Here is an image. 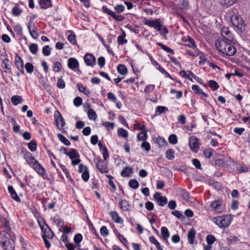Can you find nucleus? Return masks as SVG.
<instances>
[{
    "instance_id": "nucleus-1",
    "label": "nucleus",
    "mask_w": 250,
    "mask_h": 250,
    "mask_svg": "<svg viewBox=\"0 0 250 250\" xmlns=\"http://www.w3.org/2000/svg\"><path fill=\"white\" fill-rule=\"evenodd\" d=\"M234 42V40L228 41L218 39L215 42V46L221 53L229 56H232L236 52V49L233 46Z\"/></svg>"
},
{
    "instance_id": "nucleus-2",
    "label": "nucleus",
    "mask_w": 250,
    "mask_h": 250,
    "mask_svg": "<svg viewBox=\"0 0 250 250\" xmlns=\"http://www.w3.org/2000/svg\"><path fill=\"white\" fill-rule=\"evenodd\" d=\"M229 14L231 15L230 21L232 25L239 30H245L246 24L241 16L238 13L237 9L232 8L229 11Z\"/></svg>"
},
{
    "instance_id": "nucleus-3",
    "label": "nucleus",
    "mask_w": 250,
    "mask_h": 250,
    "mask_svg": "<svg viewBox=\"0 0 250 250\" xmlns=\"http://www.w3.org/2000/svg\"><path fill=\"white\" fill-rule=\"evenodd\" d=\"M0 244L5 250H14L15 242L9 233H3L0 237Z\"/></svg>"
},
{
    "instance_id": "nucleus-4",
    "label": "nucleus",
    "mask_w": 250,
    "mask_h": 250,
    "mask_svg": "<svg viewBox=\"0 0 250 250\" xmlns=\"http://www.w3.org/2000/svg\"><path fill=\"white\" fill-rule=\"evenodd\" d=\"M232 220V215L228 214L213 218V221L221 228L228 227Z\"/></svg>"
},
{
    "instance_id": "nucleus-5",
    "label": "nucleus",
    "mask_w": 250,
    "mask_h": 250,
    "mask_svg": "<svg viewBox=\"0 0 250 250\" xmlns=\"http://www.w3.org/2000/svg\"><path fill=\"white\" fill-rule=\"evenodd\" d=\"M145 24L148 25L151 27L154 28L161 33H163L165 34H167L168 33V29L166 27L163 26L161 24L158 19H156L154 21L146 20L145 21Z\"/></svg>"
},
{
    "instance_id": "nucleus-6",
    "label": "nucleus",
    "mask_w": 250,
    "mask_h": 250,
    "mask_svg": "<svg viewBox=\"0 0 250 250\" xmlns=\"http://www.w3.org/2000/svg\"><path fill=\"white\" fill-rule=\"evenodd\" d=\"M54 116L57 127L60 130L64 132L63 126L65 123L62 115L58 110H57L55 112Z\"/></svg>"
},
{
    "instance_id": "nucleus-7",
    "label": "nucleus",
    "mask_w": 250,
    "mask_h": 250,
    "mask_svg": "<svg viewBox=\"0 0 250 250\" xmlns=\"http://www.w3.org/2000/svg\"><path fill=\"white\" fill-rule=\"evenodd\" d=\"M222 38H219L223 40L233 41L234 38L232 34L230 32L228 27H224L222 28L221 31Z\"/></svg>"
},
{
    "instance_id": "nucleus-8",
    "label": "nucleus",
    "mask_w": 250,
    "mask_h": 250,
    "mask_svg": "<svg viewBox=\"0 0 250 250\" xmlns=\"http://www.w3.org/2000/svg\"><path fill=\"white\" fill-rule=\"evenodd\" d=\"M32 167L39 175H41L43 179H47V177H45V169L38 161H34V164Z\"/></svg>"
},
{
    "instance_id": "nucleus-9",
    "label": "nucleus",
    "mask_w": 250,
    "mask_h": 250,
    "mask_svg": "<svg viewBox=\"0 0 250 250\" xmlns=\"http://www.w3.org/2000/svg\"><path fill=\"white\" fill-rule=\"evenodd\" d=\"M102 10L108 15L111 16L114 20L118 21H123L125 17L121 15H117L113 11L109 10L106 6H103L102 7Z\"/></svg>"
},
{
    "instance_id": "nucleus-10",
    "label": "nucleus",
    "mask_w": 250,
    "mask_h": 250,
    "mask_svg": "<svg viewBox=\"0 0 250 250\" xmlns=\"http://www.w3.org/2000/svg\"><path fill=\"white\" fill-rule=\"evenodd\" d=\"M44 224V226L42 227V231L43 233L42 237L48 238V239H52L54 236V233L49 226L43 221Z\"/></svg>"
},
{
    "instance_id": "nucleus-11",
    "label": "nucleus",
    "mask_w": 250,
    "mask_h": 250,
    "mask_svg": "<svg viewBox=\"0 0 250 250\" xmlns=\"http://www.w3.org/2000/svg\"><path fill=\"white\" fill-rule=\"evenodd\" d=\"M153 197L154 200L157 202L158 204L160 206H164L167 203V199L166 196H163L159 192H156Z\"/></svg>"
},
{
    "instance_id": "nucleus-12",
    "label": "nucleus",
    "mask_w": 250,
    "mask_h": 250,
    "mask_svg": "<svg viewBox=\"0 0 250 250\" xmlns=\"http://www.w3.org/2000/svg\"><path fill=\"white\" fill-rule=\"evenodd\" d=\"M189 146L193 151L197 152L199 149V139L194 137H190L189 139Z\"/></svg>"
},
{
    "instance_id": "nucleus-13",
    "label": "nucleus",
    "mask_w": 250,
    "mask_h": 250,
    "mask_svg": "<svg viewBox=\"0 0 250 250\" xmlns=\"http://www.w3.org/2000/svg\"><path fill=\"white\" fill-rule=\"evenodd\" d=\"M211 208L216 212L221 213L224 210V207L219 200L214 201L210 204Z\"/></svg>"
},
{
    "instance_id": "nucleus-14",
    "label": "nucleus",
    "mask_w": 250,
    "mask_h": 250,
    "mask_svg": "<svg viewBox=\"0 0 250 250\" xmlns=\"http://www.w3.org/2000/svg\"><path fill=\"white\" fill-rule=\"evenodd\" d=\"M15 64L17 69L22 74H24L23 69V62L21 57L16 54L15 55Z\"/></svg>"
},
{
    "instance_id": "nucleus-15",
    "label": "nucleus",
    "mask_w": 250,
    "mask_h": 250,
    "mask_svg": "<svg viewBox=\"0 0 250 250\" xmlns=\"http://www.w3.org/2000/svg\"><path fill=\"white\" fill-rule=\"evenodd\" d=\"M84 60L87 65L93 67L95 65L96 58L91 54L86 53L84 56Z\"/></svg>"
},
{
    "instance_id": "nucleus-16",
    "label": "nucleus",
    "mask_w": 250,
    "mask_h": 250,
    "mask_svg": "<svg viewBox=\"0 0 250 250\" xmlns=\"http://www.w3.org/2000/svg\"><path fill=\"white\" fill-rule=\"evenodd\" d=\"M96 166L98 170L102 173H107L108 171L106 165L104 164V161L100 159H98Z\"/></svg>"
},
{
    "instance_id": "nucleus-17",
    "label": "nucleus",
    "mask_w": 250,
    "mask_h": 250,
    "mask_svg": "<svg viewBox=\"0 0 250 250\" xmlns=\"http://www.w3.org/2000/svg\"><path fill=\"white\" fill-rule=\"evenodd\" d=\"M67 65L69 68L75 70V69L79 67V63L75 58H70L68 60Z\"/></svg>"
},
{
    "instance_id": "nucleus-18",
    "label": "nucleus",
    "mask_w": 250,
    "mask_h": 250,
    "mask_svg": "<svg viewBox=\"0 0 250 250\" xmlns=\"http://www.w3.org/2000/svg\"><path fill=\"white\" fill-rule=\"evenodd\" d=\"M8 190L10 193L11 197L17 202H20L21 199L17 195L15 190L12 186H9L8 187Z\"/></svg>"
},
{
    "instance_id": "nucleus-19",
    "label": "nucleus",
    "mask_w": 250,
    "mask_h": 250,
    "mask_svg": "<svg viewBox=\"0 0 250 250\" xmlns=\"http://www.w3.org/2000/svg\"><path fill=\"white\" fill-rule=\"evenodd\" d=\"M161 236L163 239L168 244V242L167 241V239L169 238L170 236V233L168 229L165 227H163L161 229Z\"/></svg>"
},
{
    "instance_id": "nucleus-20",
    "label": "nucleus",
    "mask_w": 250,
    "mask_h": 250,
    "mask_svg": "<svg viewBox=\"0 0 250 250\" xmlns=\"http://www.w3.org/2000/svg\"><path fill=\"white\" fill-rule=\"evenodd\" d=\"M195 235L196 230L193 228L190 229L189 231L188 232V243L190 244H193L194 243V240L195 238Z\"/></svg>"
},
{
    "instance_id": "nucleus-21",
    "label": "nucleus",
    "mask_w": 250,
    "mask_h": 250,
    "mask_svg": "<svg viewBox=\"0 0 250 250\" xmlns=\"http://www.w3.org/2000/svg\"><path fill=\"white\" fill-rule=\"evenodd\" d=\"M24 157L31 167L33 165L34 161H37L29 152H26L24 155Z\"/></svg>"
},
{
    "instance_id": "nucleus-22",
    "label": "nucleus",
    "mask_w": 250,
    "mask_h": 250,
    "mask_svg": "<svg viewBox=\"0 0 250 250\" xmlns=\"http://www.w3.org/2000/svg\"><path fill=\"white\" fill-rule=\"evenodd\" d=\"M133 172V168L131 167H125L121 172V175L124 177H129Z\"/></svg>"
},
{
    "instance_id": "nucleus-23",
    "label": "nucleus",
    "mask_w": 250,
    "mask_h": 250,
    "mask_svg": "<svg viewBox=\"0 0 250 250\" xmlns=\"http://www.w3.org/2000/svg\"><path fill=\"white\" fill-rule=\"evenodd\" d=\"M65 155L69 156L70 159L73 160L76 158H79L80 155L78 151L75 149L72 148L69 152H66Z\"/></svg>"
},
{
    "instance_id": "nucleus-24",
    "label": "nucleus",
    "mask_w": 250,
    "mask_h": 250,
    "mask_svg": "<svg viewBox=\"0 0 250 250\" xmlns=\"http://www.w3.org/2000/svg\"><path fill=\"white\" fill-rule=\"evenodd\" d=\"M110 214L111 215L113 221L116 223L120 224H122L123 223V220L119 216L116 211H111L110 212Z\"/></svg>"
},
{
    "instance_id": "nucleus-25",
    "label": "nucleus",
    "mask_w": 250,
    "mask_h": 250,
    "mask_svg": "<svg viewBox=\"0 0 250 250\" xmlns=\"http://www.w3.org/2000/svg\"><path fill=\"white\" fill-rule=\"evenodd\" d=\"M119 206L120 208L123 211H127L129 210V208L130 207L127 201L125 200H122L119 203Z\"/></svg>"
},
{
    "instance_id": "nucleus-26",
    "label": "nucleus",
    "mask_w": 250,
    "mask_h": 250,
    "mask_svg": "<svg viewBox=\"0 0 250 250\" xmlns=\"http://www.w3.org/2000/svg\"><path fill=\"white\" fill-rule=\"evenodd\" d=\"M10 65L11 62L8 58H5L2 60V67H3V68L9 71V73H12L11 69L10 67Z\"/></svg>"
},
{
    "instance_id": "nucleus-27",
    "label": "nucleus",
    "mask_w": 250,
    "mask_h": 250,
    "mask_svg": "<svg viewBox=\"0 0 250 250\" xmlns=\"http://www.w3.org/2000/svg\"><path fill=\"white\" fill-rule=\"evenodd\" d=\"M39 4L42 9H47L51 7L52 4L50 0H40Z\"/></svg>"
},
{
    "instance_id": "nucleus-28",
    "label": "nucleus",
    "mask_w": 250,
    "mask_h": 250,
    "mask_svg": "<svg viewBox=\"0 0 250 250\" xmlns=\"http://www.w3.org/2000/svg\"><path fill=\"white\" fill-rule=\"evenodd\" d=\"M117 70L122 75H125L127 73V68L124 64H119L117 66Z\"/></svg>"
},
{
    "instance_id": "nucleus-29",
    "label": "nucleus",
    "mask_w": 250,
    "mask_h": 250,
    "mask_svg": "<svg viewBox=\"0 0 250 250\" xmlns=\"http://www.w3.org/2000/svg\"><path fill=\"white\" fill-rule=\"evenodd\" d=\"M11 101L14 105H16L18 104L21 103L22 99L21 97L20 96L15 95L12 97Z\"/></svg>"
},
{
    "instance_id": "nucleus-30",
    "label": "nucleus",
    "mask_w": 250,
    "mask_h": 250,
    "mask_svg": "<svg viewBox=\"0 0 250 250\" xmlns=\"http://www.w3.org/2000/svg\"><path fill=\"white\" fill-rule=\"evenodd\" d=\"M175 151L172 149H168L166 152V158L169 160H172L174 158Z\"/></svg>"
},
{
    "instance_id": "nucleus-31",
    "label": "nucleus",
    "mask_w": 250,
    "mask_h": 250,
    "mask_svg": "<svg viewBox=\"0 0 250 250\" xmlns=\"http://www.w3.org/2000/svg\"><path fill=\"white\" fill-rule=\"evenodd\" d=\"M149 240L150 242L155 245L158 250H163L160 244V243L158 242V241L155 239L154 236H150L149 238Z\"/></svg>"
},
{
    "instance_id": "nucleus-32",
    "label": "nucleus",
    "mask_w": 250,
    "mask_h": 250,
    "mask_svg": "<svg viewBox=\"0 0 250 250\" xmlns=\"http://www.w3.org/2000/svg\"><path fill=\"white\" fill-rule=\"evenodd\" d=\"M147 137L146 131H142L137 135V139L139 141H145Z\"/></svg>"
},
{
    "instance_id": "nucleus-33",
    "label": "nucleus",
    "mask_w": 250,
    "mask_h": 250,
    "mask_svg": "<svg viewBox=\"0 0 250 250\" xmlns=\"http://www.w3.org/2000/svg\"><path fill=\"white\" fill-rule=\"evenodd\" d=\"M57 136L60 141H61L65 145L69 146L70 145V142L62 134H58Z\"/></svg>"
},
{
    "instance_id": "nucleus-34",
    "label": "nucleus",
    "mask_w": 250,
    "mask_h": 250,
    "mask_svg": "<svg viewBox=\"0 0 250 250\" xmlns=\"http://www.w3.org/2000/svg\"><path fill=\"white\" fill-rule=\"evenodd\" d=\"M129 186L133 189H137L139 184L138 182L136 179H131L128 183Z\"/></svg>"
},
{
    "instance_id": "nucleus-35",
    "label": "nucleus",
    "mask_w": 250,
    "mask_h": 250,
    "mask_svg": "<svg viewBox=\"0 0 250 250\" xmlns=\"http://www.w3.org/2000/svg\"><path fill=\"white\" fill-rule=\"evenodd\" d=\"M77 86L79 90L83 93L84 94L86 95L87 96H88L90 94V91L88 90L86 88L83 86V84L80 83H78Z\"/></svg>"
},
{
    "instance_id": "nucleus-36",
    "label": "nucleus",
    "mask_w": 250,
    "mask_h": 250,
    "mask_svg": "<svg viewBox=\"0 0 250 250\" xmlns=\"http://www.w3.org/2000/svg\"><path fill=\"white\" fill-rule=\"evenodd\" d=\"M88 118L90 120H95L97 118V114L94 110L89 109L87 112Z\"/></svg>"
},
{
    "instance_id": "nucleus-37",
    "label": "nucleus",
    "mask_w": 250,
    "mask_h": 250,
    "mask_svg": "<svg viewBox=\"0 0 250 250\" xmlns=\"http://www.w3.org/2000/svg\"><path fill=\"white\" fill-rule=\"evenodd\" d=\"M37 143L34 140H32L28 144V148L31 151H34L37 149Z\"/></svg>"
},
{
    "instance_id": "nucleus-38",
    "label": "nucleus",
    "mask_w": 250,
    "mask_h": 250,
    "mask_svg": "<svg viewBox=\"0 0 250 250\" xmlns=\"http://www.w3.org/2000/svg\"><path fill=\"white\" fill-rule=\"evenodd\" d=\"M156 44L158 46L161 47L163 50H164V51H166L167 53H174V51H173L172 49L168 47L167 46H166L165 45L163 44L161 42H157L156 43Z\"/></svg>"
},
{
    "instance_id": "nucleus-39",
    "label": "nucleus",
    "mask_w": 250,
    "mask_h": 250,
    "mask_svg": "<svg viewBox=\"0 0 250 250\" xmlns=\"http://www.w3.org/2000/svg\"><path fill=\"white\" fill-rule=\"evenodd\" d=\"M237 0H221V3L223 5L230 6L236 2Z\"/></svg>"
},
{
    "instance_id": "nucleus-40",
    "label": "nucleus",
    "mask_w": 250,
    "mask_h": 250,
    "mask_svg": "<svg viewBox=\"0 0 250 250\" xmlns=\"http://www.w3.org/2000/svg\"><path fill=\"white\" fill-rule=\"evenodd\" d=\"M125 34L124 32L123 35L119 36L118 37V43L119 44L123 45V44L127 43V40L125 39H124V38H125Z\"/></svg>"
},
{
    "instance_id": "nucleus-41",
    "label": "nucleus",
    "mask_w": 250,
    "mask_h": 250,
    "mask_svg": "<svg viewBox=\"0 0 250 250\" xmlns=\"http://www.w3.org/2000/svg\"><path fill=\"white\" fill-rule=\"evenodd\" d=\"M118 133L119 136L126 138L128 137V132L122 128H120L118 130Z\"/></svg>"
},
{
    "instance_id": "nucleus-42",
    "label": "nucleus",
    "mask_w": 250,
    "mask_h": 250,
    "mask_svg": "<svg viewBox=\"0 0 250 250\" xmlns=\"http://www.w3.org/2000/svg\"><path fill=\"white\" fill-rule=\"evenodd\" d=\"M168 111V108L165 106H158L156 108V114L157 113L161 114L164 113L165 111Z\"/></svg>"
},
{
    "instance_id": "nucleus-43",
    "label": "nucleus",
    "mask_w": 250,
    "mask_h": 250,
    "mask_svg": "<svg viewBox=\"0 0 250 250\" xmlns=\"http://www.w3.org/2000/svg\"><path fill=\"white\" fill-rule=\"evenodd\" d=\"M168 141L169 143L172 145L177 144L178 140L176 135L174 134H171L168 137Z\"/></svg>"
},
{
    "instance_id": "nucleus-44",
    "label": "nucleus",
    "mask_w": 250,
    "mask_h": 250,
    "mask_svg": "<svg viewBox=\"0 0 250 250\" xmlns=\"http://www.w3.org/2000/svg\"><path fill=\"white\" fill-rule=\"evenodd\" d=\"M4 231L5 233H9L11 230L10 227V223L6 219H4Z\"/></svg>"
},
{
    "instance_id": "nucleus-45",
    "label": "nucleus",
    "mask_w": 250,
    "mask_h": 250,
    "mask_svg": "<svg viewBox=\"0 0 250 250\" xmlns=\"http://www.w3.org/2000/svg\"><path fill=\"white\" fill-rule=\"evenodd\" d=\"M25 68L28 73H32L34 70V66L30 62H27L25 65Z\"/></svg>"
},
{
    "instance_id": "nucleus-46",
    "label": "nucleus",
    "mask_w": 250,
    "mask_h": 250,
    "mask_svg": "<svg viewBox=\"0 0 250 250\" xmlns=\"http://www.w3.org/2000/svg\"><path fill=\"white\" fill-rule=\"evenodd\" d=\"M38 46L37 44L32 43L29 46V50L30 52L33 54H36L38 51Z\"/></svg>"
},
{
    "instance_id": "nucleus-47",
    "label": "nucleus",
    "mask_w": 250,
    "mask_h": 250,
    "mask_svg": "<svg viewBox=\"0 0 250 250\" xmlns=\"http://www.w3.org/2000/svg\"><path fill=\"white\" fill-rule=\"evenodd\" d=\"M51 50L49 45H46L42 48V53L44 56H48L51 54Z\"/></svg>"
},
{
    "instance_id": "nucleus-48",
    "label": "nucleus",
    "mask_w": 250,
    "mask_h": 250,
    "mask_svg": "<svg viewBox=\"0 0 250 250\" xmlns=\"http://www.w3.org/2000/svg\"><path fill=\"white\" fill-rule=\"evenodd\" d=\"M213 150L212 148H206L204 151V156L207 158H209L212 155Z\"/></svg>"
},
{
    "instance_id": "nucleus-49",
    "label": "nucleus",
    "mask_w": 250,
    "mask_h": 250,
    "mask_svg": "<svg viewBox=\"0 0 250 250\" xmlns=\"http://www.w3.org/2000/svg\"><path fill=\"white\" fill-rule=\"evenodd\" d=\"M209 85L213 90H217L219 86L217 83L213 80H210L209 81Z\"/></svg>"
},
{
    "instance_id": "nucleus-50",
    "label": "nucleus",
    "mask_w": 250,
    "mask_h": 250,
    "mask_svg": "<svg viewBox=\"0 0 250 250\" xmlns=\"http://www.w3.org/2000/svg\"><path fill=\"white\" fill-rule=\"evenodd\" d=\"M12 14L15 16H20L22 13V10L20 9L18 7H14L12 9Z\"/></svg>"
},
{
    "instance_id": "nucleus-51",
    "label": "nucleus",
    "mask_w": 250,
    "mask_h": 250,
    "mask_svg": "<svg viewBox=\"0 0 250 250\" xmlns=\"http://www.w3.org/2000/svg\"><path fill=\"white\" fill-rule=\"evenodd\" d=\"M83 239V236L80 233L76 234L74 238V241L76 244H79Z\"/></svg>"
},
{
    "instance_id": "nucleus-52",
    "label": "nucleus",
    "mask_w": 250,
    "mask_h": 250,
    "mask_svg": "<svg viewBox=\"0 0 250 250\" xmlns=\"http://www.w3.org/2000/svg\"><path fill=\"white\" fill-rule=\"evenodd\" d=\"M141 147L146 151H148L150 150L151 147L149 143L144 141L141 144Z\"/></svg>"
},
{
    "instance_id": "nucleus-53",
    "label": "nucleus",
    "mask_w": 250,
    "mask_h": 250,
    "mask_svg": "<svg viewBox=\"0 0 250 250\" xmlns=\"http://www.w3.org/2000/svg\"><path fill=\"white\" fill-rule=\"evenodd\" d=\"M215 240V237L212 235H208L206 238V240L208 244L212 245Z\"/></svg>"
},
{
    "instance_id": "nucleus-54",
    "label": "nucleus",
    "mask_w": 250,
    "mask_h": 250,
    "mask_svg": "<svg viewBox=\"0 0 250 250\" xmlns=\"http://www.w3.org/2000/svg\"><path fill=\"white\" fill-rule=\"evenodd\" d=\"M82 99L80 97H77L75 98L73 101L74 104L78 107L80 106L82 104Z\"/></svg>"
},
{
    "instance_id": "nucleus-55",
    "label": "nucleus",
    "mask_w": 250,
    "mask_h": 250,
    "mask_svg": "<svg viewBox=\"0 0 250 250\" xmlns=\"http://www.w3.org/2000/svg\"><path fill=\"white\" fill-rule=\"evenodd\" d=\"M62 68V64L60 62H56L54 63L53 70L55 72H59Z\"/></svg>"
},
{
    "instance_id": "nucleus-56",
    "label": "nucleus",
    "mask_w": 250,
    "mask_h": 250,
    "mask_svg": "<svg viewBox=\"0 0 250 250\" xmlns=\"http://www.w3.org/2000/svg\"><path fill=\"white\" fill-rule=\"evenodd\" d=\"M102 150L104 159V160L105 161L109 157V154L107 149L106 146H104L103 147Z\"/></svg>"
},
{
    "instance_id": "nucleus-57",
    "label": "nucleus",
    "mask_w": 250,
    "mask_h": 250,
    "mask_svg": "<svg viewBox=\"0 0 250 250\" xmlns=\"http://www.w3.org/2000/svg\"><path fill=\"white\" fill-rule=\"evenodd\" d=\"M65 84L64 81L62 79L60 78L58 80L57 87L59 88L63 89L65 87Z\"/></svg>"
},
{
    "instance_id": "nucleus-58",
    "label": "nucleus",
    "mask_w": 250,
    "mask_h": 250,
    "mask_svg": "<svg viewBox=\"0 0 250 250\" xmlns=\"http://www.w3.org/2000/svg\"><path fill=\"white\" fill-rule=\"evenodd\" d=\"M125 8V6L122 4H118L114 7V9L117 13L123 12L124 11Z\"/></svg>"
},
{
    "instance_id": "nucleus-59",
    "label": "nucleus",
    "mask_w": 250,
    "mask_h": 250,
    "mask_svg": "<svg viewBox=\"0 0 250 250\" xmlns=\"http://www.w3.org/2000/svg\"><path fill=\"white\" fill-rule=\"evenodd\" d=\"M82 178L84 182H87L89 178L88 170H86L83 173Z\"/></svg>"
},
{
    "instance_id": "nucleus-60",
    "label": "nucleus",
    "mask_w": 250,
    "mask_h": 250,
    "mask_svg": "<svg viewBox=\"0 0 250 250\" xmlns=\"http://www.w3.org/2000/svg\"><path fill=\"white\" fill-rule=\"evenodd\" d=\"M192 161L193 165L197 169H201L200 162L197 159H194Z\"/></svg>"
},
{
    "instance_id": "nucleus-61",
    "label": "nucleus",
    "mask_w": 250,
    "mask_h": 250,
    "mask_svg": "<svg viewBox=\"0 0 250 250\" xmlns=\"http://www.w3.org/2000/svg\"><path fill=\"white\" fill-rule=\"evenodd\" d=\"M100 232L102 236H106L108 235V231L105 226H103L100 229Z\"/></svg>"
},
{
    "instance_id": "nucleus-62",
    "label": "nucleus",
    "mask_w": 250,
    "mask_h": 250,
    "mask_svg": "<svg viewBox=\"0 0 250 250\" xmlns=\"http://www.w3.org/2000/svg\"><path fill=\"white\" fill-rule=\"evenodd\" d=\"M238 241H239V239H238V238L235 236H231L229 237L227 239L228 243L229 244H230L234 242H236Z\"/></svg>"
},
{
    "instance_id": "nucleus-63",
    "label": "nucleus",
    "mask_w": 250,
    "mask_h": 250,
    "mask_svg": "<svg viewBox=\"0 0 250 250\" xmlns=\"http://www.w3.org/2000/svg\"><path fill=\"white\" fill-rule=\"evenodd\" d=\"M145 207L148 210L151 211L154 208V205L151 202L147 201L145 204Z\"/></svg>"
},
{
    "instance_id": "nucleus-64",
    "label": "nucleus",
    "mask_w": 250,
    "mask_h": 250,
    "mask_svg": "<svg viewBox=\"0 0 250 250\" xmlns=\"http://www.w3.org/2000/svg\"><path fill=\"white\" fill-rule=\"evenodd\" d=\"M75 35L74 34H70L67 37L68 41L72 43L73 44H76V42L75 41Z\"/></svg>"
}]
</instances>
